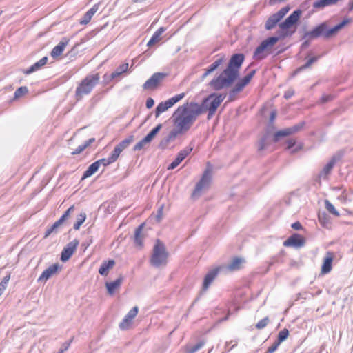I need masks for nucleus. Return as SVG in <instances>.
Listing matches in <instances>:
<instances>
[{
	"label": "nucleus",
	"instance_id": "obj_1",
	"mask_svg": "<svg viewBox=\"0 0 353 353\" xmlns=\"http://www.w3.org/2000/svg\"><path fill=\"white\" fill-rule=\"evenodd\" d=\"M243 53H234L228 60L225 69L216 77L212 79L208 85L214 91H219L231 87L240 77V69L245 61Z\"/></svg>",
	"mask_w": 353,
	"mask_h": 353
},
{
	"label": "nucleus",
	"instance_id": "obj_2",
	"mask_svg": "<svg viewBox=\"0 0 353 353\" xmlns=\"http://www.w3.org/2000/svg\"><path fill=\"white\" fill-rule=\"evenodd\" d=\"M194 103L191 101L179 106L172 114L173 124L181 134L188 131L198 117L196 108L192 106Z\"/></svg>",
	"mask_w": 353,
	"mask_h": 353
},
{
	"label": "nucleus",
	"instance_id": "obj_3",
	"mask_svg": "<svg viewBox=\"0 0 353 353\" xmlns=\"http://www.w3.org/2000/svg\"><path fill=\"white\" fill-rule=\"evenodd\" d=\"M303 11L301 8L294 10L285 20L279 24V30L276 31L281 40L291 37L296 31L301 23Z\"/></svg>",
	"mask_w": 353,
	"mask_h": 353
},
{
	"label": "nucleus",
	"instance_id": "obj_4",
	"mask_svg": "<svg viewBox=\"0 0 353 353\" xmlns=\"http://www.w3.org/2000/svg\"><path fill=\"white\" fill-rule=\"evenodd\" d=\"M99 73L87 75L76 89L75 99L77 101H81L84 95L89 94L99 83Z\"/></svg>",
	"mask_w": 353,
	"mask_h": 353
},
{
	"label": "nucleus",
	"instance_id": "obj_5",
	"mask_svg": "<svg viewBox=\"0 0 353 353\" xmlns=\"http://www.w3.org/2000/svg\"><path fill=\"white\" fill-rule=\"evenodd\" d=\"M169 253L166 250L164 243L159 239H156L150 259L151 265L159 268L162 265H165Z\"/></svg>",
	"mask_w": 353,
	"mask_h": 353
},
{
	"label": "nucleus",
	"instance_id": "obj_6",
	"mask_svg": "<svg viewBox=\"0 0 353 353\" xmlns=\"http://www.w3.org/2000/svg\"><path fill=\"white\" fill-rule=\"evenodd\" d=\"M334 37L332 28L328 26L327 22L323 21L313 27L310 30H305L301 39H305L306 37L313 39L323 37L325 39H329Z\"/></svg>",
	"mask_w": 353,
	"mask_h": 353
},
{
	"label": "nucleus",
	"instance_id": "obj_7",
	"mask_svg": "<svg viewBox=\"0 0 353 353\" xmlns=\"http://www.w3.org/2000/svg\"><path fill=\"white\" fill-rule=\"evenodd\" d=\"M279 41H281V39L276 33L275 35L268 37L263 40L255 48L253 58L257 60L265 59L270 54L269 51L273 48Z\"/></svg>",
	"mask_w": 353,
	"mask_h": 353
},
{
	"label": "nucleus",
	"instance_id": "obj_8",
	"mask_svg": "<svg viewBox=\"0 0 353 353\" xmlns=\"http://www.w3.org/2000/svg\"><path fill=\"white\" fill-rule=\"evenodd\" d=\"M225 270V265H219L215 267L214 268L209 270L207 274L205 275L203 283H202V288L200 290L199 295L196 296V298L194 299L193 303H192L190 307H192L200 299V297L208 290L210 285L212 283L214 280L216 278V276L219 275V274L224 271Z\"/></svg>",
	"mask_w": 353,
	"mask_h": 353
},
{
	"label": "nucleus",
	"instance_id": "obj_9",
	"mask_svg": "<svg viewBox=\"0 0 353 353\" xmlns=\"http://www.w3.org/2000/svg\"><path fill=\"white\" fill-rule=\"evenodd\" d=\"M212 181V168L210 162H208L207 168L203 172L201 179L196 183L194 190L192 193V197L196 198L201 196V192L208 188Z\"/></svg>",
	"mask_w": 353,
	"mask_h": 353
},
{
	"label": "nucleus",
	"instance_id": "obj_10",
	"mask_svg": "<svg viewBox=\"0 0 353 353\" xmlns=\"http://www.w3.org/2000/svg\"><path fill=\"white\" fill-rule=\"evenodd\" d=\"M185 93L182 92L179 94H176L169 99L160 102L154 110L155 117L158 118L161 114L167 111L169 108H172L176 103L183 99L185 97Z\"/></svg>",
	"mask_w": 353,
	"mask_h": 353
},
{
	"label": "nucleus",
	"instance_id": "obj_11",
	"mask_svg": "<svg viewBox=\"0 0 353 353\" xmlns=\"http://www.w3.org/2000/svg\"><path fill=\"white\" fill-rule=\"evenodd\" d=\"M168 76V74L166 72H155L143 83V88L144 90H157Z\"/></svg>",
	"mask_w": 353,
	"mask_h": 353
},
{
	"label": "nucleus",
	"instance_id": "obj_12",
	"mask_svg": "<svg viewBox=\"0 0 353 353\" xmlns=\"http://www.w3.org/2000/svg\"><path fill=\"white\" fill-rule=\"evenodd\" d=\"M192 106H194V108H196L197 116H199L205 113V112H208V120H210L213 117V116L214 115L218 109L217 107L209 103V101L205 100L204 99H203V100L201 101V104L194 102V103L192 104Z\"/></svg>",
	"mask_w": 353,
	"mask_h": 353
},
{
	"label": "nucleus",
	"instance_id": "obj_13",
	"mask_svg": "<svg viewBox=\"0 0 353 353\" xmlns=\"http://www.w3.org/2000/svg\"><path fill=\"white\" fill-rule=\"evenodd\" d=\"M306 243L305 238L299 233L294 232L283 241V246L287 248H301Z\"/></svg>",
	"mask_w": 353,
	"mask_h": 353
},
{
	"label": "nucleus",
	"instance_id": "obj_14",
	"mask_svg": "<svg viewBox=\"0 0 353 353\" xmlns=\"http://www.w3.org/2000/svg\"><path fill=\"white\" fill-rule=\"evenodd\" d=\"M79 244V241L78 239H74L67 243L61 252L60 260L63 263L68 261L76 252Z\"/></svg>",
	"mask_w": 353,
	"mask_h": 353
},
{
	"label": "nucleus",
	"instance_id": "obj_15",
	"mask_svg": "<svg viewBox=\"0 0 353 353\" xmlns=\"http://www.w3.org/2000/svg\"><path fill=\"white\" fill-rule=\"evenodd\" d=\"M61 268L62 265L59 264V263H55L50 265L41 273L37 279V282L43 283H46L47 281L52 276L58 274Z\"/></svg>",
	"mask_w": 353,
	"mask_h": 353
},
{
	"label": "nucleus",
	"instance_id": "obj_16",
	"mask_svg": "<svg viewBox=\"0 0 353 353\" xmlns=\"http://www.w3.org/2000/svg\"><path fill=\"white\" fill-rule=\"evenodd\" d=\"M145 225V223H142L137 226L134 230V235L131 237L134 246L139 250L143 249L144 247L143 241L145 238V234L143 232V228Z\"/></svg>",
	"mask_w": 353,
	"mask_h": 353
},
{
	"label": "nucleus",
	"instance_id": "obj_17",
	"mask_svg": "<svg viewBox=\"0 0 353 353\" xmlns=\"http://www.w3.org/2000/svg\"><path fill=\"white\" fill-rule=\"evenodd\" d=\"M192 150L193 147L187 146L179 151L175 159L168 165L167 169L168 170L175 169L190 154Z\"/></svg>",
	"mask_w": 353,
	"mask_h": 353
},
{
	"label": "nucleus",
	"instance_id": "obj_18",
	"mask_svg": "<svg viewBox=\"0 0 353 353\" xmlns=\"http://www.w3.org/2000/svg\"><path fill=\"white\" fill-rule=\"evenodd\" d=\"M311 54H312L311 52L307 53V54L305 57V59H307V61L303 65H302L301 66H300V67L297 68L296 70H294L290 74V78H294L300 72L304 71L306 69L310 68L312 66V65L314 64V63H316L321 57V55H316V56L310 57Z\"/></svg>",
	"mask_w": 353,
	"mask_h": 353
},
{
	"label": "nucleus",
	"instance_id": "obj_19",
	"mask_svg": "<svg viewBox=\"0 0 353 353\" xmlns=\"http://www.w3.org/2000/svg\"><path fill=\"white\" fill-rule=\"evenodd\" d=\"M139 307H133L120 322L119 327L121 330H127L130 327L132 319L137 315Z\"/></svg>",
	"mask_w": 353,
	"mask_h": 353
},
{
	"label": "nucleus",
	"instance_id": "obj_20",
	"mask_svg": "<svg viewBox=\"0 0 353 353\" xmlns=\"http://www.w3.org/2000/svg\"><path fill=\"white\" fill-rule=\"evenodd\" d=\"M275 129V126L274 125V122L270 124V122H268L266 129H265V133L262 135V137L260 138L258 145H257V151L258 152H261L263 150H264L269 145L267 142L268 137L270 134Z\"/></svg>",
	"mask_w": 353,
	"mask_h": 353
},
{
	"label": "nucleus",
	"instance_id": "obj_21",
	"mask_svg": "<svg viewBox=\"0 0 353 353\" xmlns=\"http://www.w3.org/2000/svg\"><path fill=\"white\" fill-rule=\"evenodd\" d=\"M334 260V254L332 252H326L323 260L321 272L322 274H326L331 272L332 269V263Z\"/></svg>",
	"mask_w": 353,
	"mask_h": 353
},
{
	"label": "nucleus",
	"instance_id": "obj_22",
	"mask_svg": "<svg viewBox=\"0 0 353 353\" xmlns=\"http://www.w3.org/2000/svg\"><path fill=\"white\" fill-rule=\"evenodd\" d=\"M217 91L214 92H212L210 94H208L207 97H204L203 99L209 103H212L214 106L219 108L221 105V103L223 101V100L226 97V93L222 94V93H218Z\"/></svg>",
	"mask_w": 353,
	"mask_h": 353
},
{
	"label": "nucleus",
	"instance_id": "obj_23",
	"mask_svg": "<svg viewBox=\"0 0 353 353\" xmlns=\"http://www.w3.org/2000/svg\"><path fill=\"white\" fill-rule=\"evenodd\" d=\"M69 41V39L67 37H63L60 42L52 48L50 52L51 57L56 59L61 56L68 44Z\"/></svg>",
	"mask_w": 353,
	"mask_h": 353
},
{
	"label": "nucleus",
	"instance_id": "obj_24",
	"mask_svg": "<svg viewBox=\"0 0 353 353\" xmlns=\"http://www.w3.org/2000/svg\"><path fill=\"white\" fill-rule=\"evenodd\" d=\"M123 279V276L120 274L116 280L110 282H105V285L107 290V293L109 295H113L115 292L120 288Z\"/></svg>",
	"mask_w": 353,
	"mask_h": 353
},
{
	"label": "nucleus",
	"instance_id": "obj_25",
	"mask_svg": "<svg viewBox=\"0 0 353 353\" xmlns=\"http://www.w3.org/2000/svg\"><path fill=\"white\" fill-rule=\"evenodd\" d=\"M178 134H181L176 128L172 130L169 134L163 138L158 145V148L161 150H165L167 148L169 143L175 139Z\"/></svg>",
	"mask_w": 353,
	"mask_h": 353
},
{
	"label": "nucleus",
	"instance_id": "obj_26",
	"mask_svg": "<svg viewBox=\"0 0 353 353\" xmlns=\"http://www.w3.org/2000/svg\"><path fill=\"white\" fill-rule=\"evenodd\" d=\"M48 61V57L45 56L43 58H41L39 61L34 63L33 65H32L30 67L26 70H23V72L26 74H30L39 70H40L43 66H44Z\"/></svg>",
	"mask_w": 353,
	"mask_h": 353
},
{
	"label": "nucleus",
	"instance_id": "obj_27",
	"mask_svg": "<svg viewBox=\"0 0 353 353\" xmlns=\"http://www.w3.org/2000/svg\"><path fill=\"white\" fill-rule=\"evenodd\" d=\"M339 159H340L339 157H336V155H334L331 158V159L323 167V170L321 171V172L319 174V177H321L323 175V177L325 178L327 175H329L331 173L335 163Z\"/></svg>",
	"mask_w": 353,
	"mask_h": 353
},
{
	"label": "nucleus",
	"instance_id": "obj_28",
	"mask_svg": "<svg viewBox=\"0 0 353 353\" xmlns=\"http://www.w3.org/2000/svg\"><path fill=\"white\" fill-rule=\"evenodd\" d=\"M281 19L276 14L274 13L270 15L265 23V29L266 30H271L276 28L281 23Z\"/></svg>",
	"mask_w": 353,
	"mask_h": 353
},
{
	"label": "nucleus",
	"instance_id": "obj_29",
	"mask_svg": "<svg viewBox=\"0 0 353 353\" xmlns=\"http://www.w3.org/2000/svg\"><path fill=\"white\" fill-rule=\"evenodd\" d=\"M114 265L115 261L114 259L103 261L99 269V273L101 276H107L109 273V271L114 267Z\"/></svg>",
	"mask_w": 353,
	"mask_h": 353
},
{
	"label": "nucleus",
	"instance_id": "obj_30",
	"mask_svg": "<svg viewBox=\"0 0 353 353\" xmlns=\"http://www.w3.org/2000/svg\"><path fill=\"white\" fill-rule=\"evenodd\" d=\"M99 9V3L94 4L90 10H88L83 15L82 19L80 20L79 23L81 25L88 24L93 15L97 12Z\"/></svg>",
	"mask_w": 353,
	"mask_h": 353
},
{
	"label": "nucleus",
	"instance_id": "obj_31",
	"mask_svg": "<svg viewBox=\"0 0 353 353\" xmlns=\"http://www.w3.org/2000/svg\"><path fill=\"white\" fill-rule=\"evenodd\" d=\"M245 261L243 258L236 256L233 259L232 262L225 267V270H229L230 271H236L239 270L241 268V264L244 263Z\"/></svg>",
	"mask_w": 353,
	"mask_h": 353
},
{
	"label": "nucleus",
	"instance_id": "obj_32",
	"mask_svg": "<svg viewBox=\"0 0 353 353\" xmlns=\"http://www.w3.org/2000/svg\"><path fill=\"white\" fill-rule=\"evenodd\" d=\"M99 167H100L99 163H98V161H94V163H92V164H90L86 170L83 172L81 180H84V179L92 176L94 174H95L98 171Z\"/></svg>",
	"mask_w": 353,
	"mask_h": 353
},
{
	"label": "nucleus",
	"instance_id": "obj_33",
	"mask_svg": "<svg viewBox=\"0 0 353 353\" xmlns=\"http://www.w3.org/2000/svg\"><path fill=\"white\" fill-rule=\"evenodd\" d=\"M166 28L165 27H160L152 36L150 39L147 43V46L152 47L155 43L159 42L161 39V35L165 31Z\"/></svg>",
	"mask_w": 353,
	"mask_h": 353
},
{
	"label": "nucleus",
	"instance_id": "obj_34",
	"mask_svg": "<svg viewBox=\"0 0 353 353\" xmlns=\"http://www.w3.org/2000/svg\"><path fill=\"white\" fill-rule=\"evenodd\" d=\"M128 70V63H123L119 65L116 70L110 74V79H114L121 76Z\"/></svg>",
	"mask_w": 353,
	"mask_h": 353
},
{
	"label": "nucleus",
	"instance_id": "obj_35",
	"mask_svg": "<svg viewBox=\"0 0 353 353\" xmlns=\"http://www.w3.org/2000/svg\"><path fill=\"white\" fill-rule=\"evenodd\" d=\"M318 219L323 228H328L331 225V219L325 212H319L318 213Z\"/></svg>",
	"mask_w": 353,
	"mask_h": 353
},
{
	"label": "nucleus",
	"instance_id": "obj_36",
	"mask_svg": "<svg viewBox=\"0 0 353 353\" xmlns=\"http://www.w3.org/2000/svg\"><path fill=\"white\" fill-rule=\"evenodd\" d=\"M340 0H317L313 3L312 6L316 9H323L326 6L336 4Z\"/></svg>",
	"mask_w": 353,
	"mask_h": 353
},
{
	"label": "nucleus",
	"instance_id": "obj_37",
	"mask_svg": "<svg viewBox=\"0 0 353 353\" xmlns=\"http://www.w3.org/2000/svg\"><path fill=\"white\" fill-rule=\"evenodd\" d=\"M352 21V19L350 18H344L339 23L331 27L332 30L333 32L334 36L335 37L339 32L344 28L347 25H348Z\"/></svg>",
	"mask_w": 353,
	"mask_h": 353
},
{
	"label": "nucleus",
	"instance_id": "obj_38",
	"mask_svg": "<svg viewBox=\"0 0 353 353\" xmlns=\"http://www.w3.org/2000/svg\"><path fill=\"white\" fill-rule=\"evenodd\" d=\"M290 136L288 128L276 131L272 136V141L278 143L281 139Z\"/></svg>",
	"mask_w": 353,
	"mask_h": 353
},
{
	"label": "nucleus",
	"instance_id": "obj_39",
	"mask_svg": "<svg viewBox=\"0 0 353 353\" xmlns=\"http://www.w3.org/2000/svg\"><path fill=\"white\" fill-rule=\"evenodd\" d=\"M163 128V124L159 123L153 128L144 137L151 143Z\"/></svg>",
	"mask_w": 353,
	"mask_h": 353
},
{
	"label": "nucleus",
	"instance_id": "obj_40",
	"mask_svg": "<svg viewBox=\"0 0 353 353\" xmlns=\"http://www.w3.org/2000/svg\"><path fill=\"white\" fill-rule=\"evenodd\" d=\"M216 57L218 58L208 67L212 72L216 70L226 60L224 54H219Z\"/></svg>",
	"mask_w": 353,
	"mask_h": 353
},
{
	"label": "nucleus",
	"instance_id": "obj_41",
	"mask_svg": "<svg viewBox=\"0 0 353 353\" xmlns=\"http://www.w3.org/2000/svg\"><path fill=\"white\" fill-rule=\"evenodd\" d=\"M86 219V214L85 212H81L79 216H77V219L75 221V223L73 225V228L75 230H79L82 225V224L85 222Z\"/></svg>",
	"mask_w": 353,
	"mask_h": 353
},
{
	"label": "nucleus",
	"instance_id": "obj_42",
	"mask_svg": "<svg viewBox=\"0 0 353 353\" xmlns=\"http://www.w3.org/2000/svg\"><path fill=\"white\" fill-rule=\"evenodd\" d=\"M74 205H71L70 207H69L63 212V214L61 215V216L59 218V219L57 220V221L61 225L63 224V223H65L68 219V218L70 216L71 212H72L74 211Z\"/></svg>",
	"mask_w": 353,
	"mask_h": 353
},
{
	"label": "nucleus",
	"instance_id": "obj_43",
	"mask_svg": "<svg viewBox=\"0 0 353 353\" xmlns=\"http://www.w3.org/2000/svg\"><path fill=\"white\" fill-rule=\"evenodd\" d=\"M134 135H130L128 138L125 139L124 140L121 141L119 143H118L116 146L117 148H119L121 151L127 148L129 145L134 140Z\"/></svg>",
	"mask_w": 353,
	"mask_h": 353
},
{
	"label": "nucleus",
	"instance_id": "obj_44",
	"mask_svg": "<svg viewBox=\"0 0 353 353\" xmlns=\"http://www.w3.org/2000/svg\"><path fill=\"white\" fill-rule=\"evenodd\" d=\"M290 332L289 330L287 328H284L281 330L277 335L276 341L279 343L281 344L283 341H285L288 337L289 336Z\"/></svg>",
	"mask_w": 353,
	"mask_h": 353
},
{
	"label": "nucleus",
	"instance_id": "obj_45",
	"mask_svg": "<svg viewBox=\"0 0 353 353\" xmlns=\"http://www.w3.org/2000/svg\"><path fill=\"white\" fill-rule=\"evenodd\" d=\"M325 207L326 210L330 213L331 214L339 217L340 216V214L338 212V210H336L334 205L328 200H325Z\"/></svg>",
	"mask_w": 353,
	"mask_h": 353
},
{
	"label": "nucleus",
	"instance_id": "obj_46",
	"mask_svg": "<svg viewBox=\"0 0 353 353\" xmlns=\"http://www.w3.org/2000/svg\"><path fill=\"white\" fill-rule=\"evenodd\" d=\"M61 225L57 221H55L48 229L46 230V231L44 233L43 238L48 237L52 233H57L59 227H60Z\"/></svg>",
	"mask_w": 353,
	"mask_h": 353
},
{
	"label": "nucleus",
	"instance_id": "obj_47",
	"mask_svg": "<svg viewBox=\"0 0 353 353\" xmlns=\"http://www.w3.org/2000/svg\"><path fill=\"white\" fill-rule=\"evenodd\" d=\"M305 121H303L292 127L288 128V131L290 132V134L292 135L301 131L305 125Z\"/></svg>",
	"mask_w": 353,
	"mask_h": 353
},
{
	"label": "nucleus",
	"instance_id": "obj_48",
	"mask_svg": "<svg viewBox=\"0 0 353 353\" xmlns=\"http://www.w3.org/2000/svg\"><path fill=\"white\" fill-rule=\"evenodd\" d=\"M28 92V89L26 86H21L16 90L14 94V99H18L24 96Z\"/></svg>",
	"mask_w": 353,
	"mask_h": 353
},
{
	"label": "nucleus",
	"instance_id": "obj_49",
	"mask_svg": "<svg viewBox=\"0 0 353 353\" xmlns=\"http://www.w3.org/2000/svg\"><path fill=\"white\" fill-rule=\"evenodd\" d=\"M204 345L205 342L203 341H200L192 347H187L186 353H195L196 351L200 350Z\"/></svg>",
	"mask_w": 353,
	"mask_h": 353
},
{
	"label": "nucleus",
	"instance_id": "obj_50",
	"mask_svg": "<svg viewBox=\"0 0 353 353\" xmlns=\"http://www.w3.org/2000/svg\"><path fill=\"white\" fill-rule=\"evenodd\" d=\"M256 74V70H252L251 71H250L245 76H244L243 77L241 78L240 77V80L245 85H247L250 82V81L252 80V79L253 78V77Z\"/></svg>",
	"mask_w": 353,
	"mask_h": 353
},
{
	"label": "nucleus",
	"instance_id": "obj_51",
	"mask_svg": "<svg viewBox=\"0 0 353 353\" xmlns=\"http://www.w3.org/2000/svg\"><path fill=\"white\" fill-rule=\"evenodd\" d=\"M150 143L145 137H143L140 141H139L133 148L134 151H139L143 148V147Z\"/></svg>",
	"mask_w": 353,
	"mask_h": 353
},
{
	"label": "nucleus",
	"instance_id": "obj_52",
	"mask_svg": "<svg viewBox=\"0 0 353 353\" xmlns=\"http://www.w3.org/2000/svg\"><path fill=\"white\" fill-rule=\"evenodd\" d=\"M270 319L268 316H265L261 320H260L255 325V327L258 330H261L267 326L269 323Z\"/></svg>",
	"mask_w": 353,
	"mask_h": 353
},
{
	"label": "nucleus",
	"instance_id": "obj_53",
	"mask_svg": "<svg viewBox=\"0 0 353 353\" xmlns=\"http://www.w3.org/2000/svg\"><path fill=\"white\" fill-rule=\"evenodd\" d=\"M121 150L119 148H117L116 145L114 148L113 150L111 152V154L110 155V158L115 162L117 159L119 158L120 154L121 153Z\"/></svg>",
	"mask_w": 353,
	"mask_h": 353
},
{
	"label": "nucleus",
	"instance_id": "obj_54",
	"mask_svg": "<svg viewBox=\"0 0 353 353\" xmlns=\"http://www.w3.org/2000/svg\"><path fill=\"white\" fill-rule=\"evenodd\" d=\"M290 6L287 5L282 8H281L279 11L275 12L281 19L284 18V17L287 14V13L290 11Z\"/></svg>",
	"mask_w": 353,
	"mask_h": 353
},
{
	"label": "nucleus",
	"instance_id": "obj_55",
	"mask_svg": "<svg viewBox=\"0 0 353 353\" xmlns=\"http://www.w3.org/2000/svg\"><path fill=\"white\" fill-rule=\"evenodd\" d=\"M236 83L234 84L232 88L237 93L241 92L243 88L246 86L241 80L240 78L238 79L236 81Z\"/></svg>",
	"mask_w": 353,
	"mask_h": 353
},
{
	"label": "nucleus",
	"instance_id": "obj_56",
	"mask_svg": "<svg viewBox=\"0 0 353 353\" xmlns=\"http://www.w3.org/2000/svg\"><path fill=\"white\" fill-rule=\"evenodd\" d=\"M73 339H71L70 340L68 341H65V343H63L62 345H61V348L59 350V351L57 352V353H64L65 351L68 350V349L69 348L72 341Z\"/></svg>",
	"mask_w": 353,
	"mask_h": 353
},
{
	"label": "nucleus",
	"instance_id": "obj_57",
	"mask_svg": "<svg viewBox=\"0 0 353 353\" xmlns=\"http://www.w3.org/2000/svg\"><path fill=\"white\" fill-rule=\"evenodd\" d=\"M97 161H98V163H99V166H101V165H103L105 167L114 163V161L110 158V157L107 159L103 158V159H99Z\"/></svg>",
	"mask_w": 353,
	"mask_h": 353
},
{
	"label": "nucleus",
	"instance_id": "obj_58",
	"mask_svg": "<svg viewBox=\"0 0 353 353\" xmlns=\"http://www.w3.org/2000/svg\"><path fill=\"white\" fill-rule=\"evenodd\" d=\"M163 208H164V205H162L157 210V214L155 216V219H156L157 222H158V223H159L162 219Z\"/></svg>",
	"mask_w": 353,
	"mask_h": 353
},
{
	"label": "nucleus",
	"instance_id": "obj_59",
	"mask_svg": "<svg viewBox=\"0 0 353 353\" xmlns=\"http://www.w3.org/2000/svg\"><path fill=\"white\" fill-rule=\"evenodd\" d=\"M280 345L281 344H279L276 341H275L274 343L270 347H268L266 353H274L277 350Z\"/></svg>",
	"mask_w": 353,
	"mask_h": 353
},
{
	"label": "nucleus",
	"instance_id": "obj_60",
	"mask_svg": "<svg viewBox=\"0 0 353 353\" xmlns=\"http://www.w3.org/2000/svg\"><path fill=\"white\" fill-rule=\"evenodd\" d=\"M305 41L301 43V49L304 50L307 48H308L310 46L311 41L314 40L313 39H310L309 37H306V39H304Z\"/></svg>",
	"mask_w": 353,
	"mask_h": 353
},
{
	"label": "nucleus",
	"instance_id": "obj_61",
	"mask_svg": "<svg viewBox=\"0 0 353 353\" xmlns=\"http://www.w3.org/2000/svg\"><path fill=\"white\" fill-rule=\"evenodd\" d=\"M79 46V44H75L72 48V49L68 52L67 53V56L69 57L70 58L71 57H74L77 53V46Z\"/></svg>",
	"mask_w": 353,
	"mask_h": 353
},
{
	"label": "nucleus",
	"instance_id": "obj_62",
	"mask_svg": "<svg viewBox=\"0 0 353 353\" xmlns=\"http://www.w3.org/2000/svg\"><path fill=\"white\" fill-rule=\"evenodd\" d=\"M285 143H286V149L290 150L296 145V141L295 139H290L287 140Z\"/></svg>",
	"mask_w": 353,
	"mask_h": 353
},
{
	"label": "nucleus",
	"instance_id": "obj_63",
	"mask_svg": "<svg viewBox=\"0 0 353 353\" xmlns=\"http://www.w3.org/2000/svg\"><path fill=\"white\" fill-rule=\"evenodd\" d=\"M238 94L233 88H232L228 93V102H231L235 100V96Z\"/></svg>",
	"mask_w": 353,
	"mask_h": 353
},
{
	"label": "nucleus",
	"instance_id": "obj_64",
	"mask_svg": "<svg viewBox=\"0 0 353 353\" xmlns=\"http://www.w3.org/2000/svg\"><path fill=\"white\" fill-rule=\"evenodd\" d=\"M294 92H295L294 89H288L287 91L285 92L283 97L285 99H289L294 94Z\"/></svg>",
	"mask_w": 353,
	"mask_h": 353
}]
</instances>
